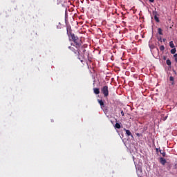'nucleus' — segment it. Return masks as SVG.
<instances>
[{"instance_id": "nucleus-1", "label": "nucleus", "mask_w": 177, "mask_h": 177, "mask_svg": "<svg viewBox=\"0 0 177 177\" xmlns=\"http://www.w3.org/2000/svg\"><path fill=\"white\" fill-rule=\"evenodd\" d=\"M71 37L74 42V44H71L72 46H75L76 49H80V48L82 46V40H81V39L75 36V35H71Z\"/></svg>"}, {"instance_id": "nucleus-2", "label": "nucleus", "mask_w": 177, "mask_h": 177, "mask_svg": "<svg viewBox=\"0 0 177 177\" xmlns=\"http://www.w3.org/2000/svg\"><path fill=\"white\" fill-rule=\"evenodd\" d=\"M101 93H102V95H104V97H107V96H109V86H104L101 88Z\"/></svg>"}, {"instance_id": "nucleus-3", "label": "nucleus", "mask_w": 177, "mask_h": 177, "mask_svg": "<svg viewBox=\"0 0 177 177\" xmlns=\"http://www.w3.org/2000/svg\"><path fill=\"white\" fill-rule=\"evenodd\" d=\"M68 49H70V50H71L72 52H74V53H75V55H77V53H78V55H80V53L81 52V50H80V48L75 49L74 47H73V46H68Z\"/></svg>"}, {"instance_id": "nucleus-4", "label": "nucleus", "mask_w": 177, "mask_h": 177, "mask_svg": "<svg viewBox=\"0 0 177 177\" xmlns=\"http://www.w3.org/2000/svg\"><path fill=\"white\" fill-rule=\"evenodd\" d=\"M66 31H67V35H68V37H71V35H74V33H73V30H71V26H68L66 28Z\"/></svg>"}, {"instance_id": "nucleus-5", "label": "nucleus", "mask_w": 177, "mask_h": 177, "mask_svg": "<svg viewBox=\"0 0 177 177\" xmlns=\"http://www.w3.org/2000/svg\"><path fill=\"white\" fill-rule=\"evenodd\" d=\"M97 102H98L100 106H101V109H103V107H104V102H103V100H97Z\"/></svg>"}, {"instance_id": "nucleus-6", "label": "nucleus", "mask_w": 177, "mask_h": 177, "mask_svg": "<svg viewBox=\"0 0 177 177\" xmlns=\"http://www.w3.org/2000/svg\"><path fill=\"white\" fill-rule=\"evenodd\" d=\"M160 160L162 165H165V164H167V160L164 159V158H160Z\"/></svg>"}, {"instance_id": "nucleus-7", "label": "nucleus", "mask_w": 177, "mask_h": 177, "mask_svg": "<svg viewBox=\"0 0 177 177\" xmlns=\"http://www.w3.org/2000/svg\"><path fill=\"white\" fill-rule=\"evenodd\" d=\"M93 92H94L95 95H99V93H100V90L97 88H94Z\"/></svg>"}, {"instance_id": "nucleus-8", "label": "nucleus", "mask_w": 177, "mask_h": 177, "mask_svg": "<svg viewBox=\"0 0 177 177\" xmlns=\"http://www.w3.org/2000/svg\"><path fill=\"white\" fill-rule=\"evenodd\" d=\"M124 131H126V135H127V136H132V133H131V131L127 129H124Z\"/></svg>"}, {"instance_id": "nucleus-9", "label": "nucleus", "mask_w": 177, "mask_h": 177, "mask_svg": "<svg viewBox=\"0 0 177 177\" xmlns=\"http://www.w3.org/2000/svg\"><path fill=\"white\" fill-rule=\"evenodd\" d=\"M115 128L116 129H120L121 128V124H120V123H116V124H115Z\"/></svg>"}, {"instance_id": "nucleus-10", "label": "nucleus", "mask_w": 177, "mask_h": 177, "mask_svg": "<svg viewBox=\"0 0 177 177\" xmlns=\"http://www.w3.org/2000/svg\"><path fill=\"white\" fill-rule=\"evenodd\" d=\"M158 32L159 34V35H162V29H161V28H158Z\"/></svg>"}, {"instance_id": "nucleus-11", "label": "nucleus", "mask_w": 177, "mask_h": 177, "mask_svg": "<svg viewBox=\"0 0 177 177\" xmlns=\"http://www.w3.org/2000/svg\"><path fill=\"white\" fill-rule=\"evenodd\" d=\"M171 55H175V53H176V48H173V49H171Z\"/></svg>"}, {"instance_id": "nucleus-12", "label": "nucleus", "mask_w": 177, "mask_h": 177, "mask_svg": "<svg viewBox=\"0 0 177 177\" xmlns=\"http://www.w3.org/2000/svg\"><path fill=\"white\" fill-rule=\"evenodd\" d=\"M153 17L156 23H160V19L158 18V17L155 15Z\"/></svg>"}, {"instance_id": "nucleus-13", "label": "nucleus", "mask_w": 177, "mask_h": 177, "mask_svg": "<svg viewBox=\"0 0 177 177\" xmlns=\"http://www.w3.org/2000/svg\"><path fill=\"white\" fill-rule=\"evenodd\" d=\"M160 154H162V157H165V156L167 155V153H165V151H162V150H159Z\"/></svg>"}, {"instance_id": "nucleus-14", "label": "nucleus", "mask_w": 177, "mask_h": 177, "mask_svg": "<svg viewBox=\"0 0 177 177\" xmlns=\"http://www.w3.org/2000/svg\"><path fill=\"white\" fill-rule=\"evenodd\" d=\"M166 64H167V66H171L172 64V62H171V60L167 59Z\"/></svg>"}, {"instance_id": "nucleus-15", "label": "nucleus", "mask_w": 177, "mask_h": 177, "mask_svg": "<svg viewBox=\"0 0 177 177\" xmlns=\"http://www.w3.org/2000/svg\"><path fill=\"white\" fill-rule=\"evenodd\" d=\"M169 46L170 48H175V45L174 44V41H170L169 42Z\"/></svg>"}, {"instance_id": "nucleus-16", "label": "nucleus", "mask_w": 177, "mask_h": 177, "mask_svg": "<svg viewBox=\"0 0 177 177\" xmlns=\"http://www.w3.org/2000/svg\"><path fill=\"white\" fill-rule=\"evenodd\" d=\"M165 50V47L164 46H160V50H161L162 52L164 51Z\"/></svg>"}, {"instance_id": "nucleus-17", "label": "nucleus", "mask_w": 177, "mask_h": 177, "mask_svg": "<svg viewBox=\"0 0 177 177\" xmlns=\"http://www.w3.org/2000/svg\"><path fill=\"white\" fill-rule=\"evenodd\" d=\"M174 59L176 63H177V54L174 55Z\"/></svg>"}, {"instance_id": "nucleus-18", "label": "nucleus", "mask_w": 177, "mask_h": 177, "mask_svg": "<svg viewBox=\"0 0 177 177\" xmlns=\"http://www.w3.org/2000/svg\"><path fill=\"white\" fill-rule=\"evenodd\" d=\"M158 14L157 13V11H153V17H155V16H158Z\"/></svg>"}, {"instance_id": "nucleus-19", "label": "nucleus", "mask_w": 177, "mask_h": 177, "mask_svg": "<svg viewBox=\"0 0 177 177\" xmlns=\"http://www.w3.org/2000/svg\"><path fill=\"white\" fill-rule=\"evenodd\" d=\"M169 80H170V81H174V77L171 76V77H169Z\"/></svg>"}, {"instance_id": "nucleus-20", "label": "nucleus", "mask_w": 177, "mask_h": 177, "mask_svg": "<svg viewBox=\"0 0 177 177\" xmlns=\"http://www.w3.org/2000/svg\"><path fill=\"white\" fill-rule=\"evenodd\" d=\"M121 115H122V117H124L125 115V114L124 113V111H121Z\"/></svg>"}, {"instance_id": "nucleus-21", "label": "nucleus", "mask_w": 177, "mask_h": 177, "mask_svg": "<svg viewBox=\"0 0 177 177\" xmlns=\"http://www.w3.org/2000/svg\"><path fill=\"white\" fill-rule=\"evenodd\" d=\"M149 2H151V3L154 2V0H149Z\"/></svg>"}, {"instance_id": "nucleus-22", "label": "nucleus", "mask_w": 177, "mask_h": 177, "mask_svg": "<svg viewBox=\"0 0 177 177\" xmlns=\"http://www.w3.org/2000/svg\"><path fill=\"white\" fill-rule=\"evenodd\" d=\"M159 41H160V42H162V40L161 39V38H160Z\"/></svg>"}, {"instance_id": "nucleus-23", "label": "nucleus", "mask_w": 177, "mask_h": 177, "mask_svg": "<svg viewBox=\"0 0 177 177\" xmlns=\"http://www.w3.org/2000/svg\"><path fill=\"white\" fill-rule=\"evenodd\" d=\"M167 120V117H165V118H164V121H165Z\"/></svg>"}, {"instance_id": "nucleus-24", "label": "nucleus", "mask_w": 177, "mask_h": 177, "mask_svg": "<svg viewBox=\"0 0 177 177\" xmlns=\"http://www.w3.org/2000/svg\"><path fill=\"white\" fill-rule=\"evenodd\" d=\"M163 42H165V39H163Z\"/></svg>"}, {"instance_id": "nucleus-25", "label": "nucleus", "mask_w": 177, "mask_h": 177, "mask_svg": "<svg viewBox=\"0 0 177 177\" xmlns=\"http://www.w3.org/2000/svg\"><path fill=\"white\" fill-rule=\"evenodd\" d=\"M163 59H164V60H165L167 58H166L165 57H164V58H163Z\"/></svg>"}, {"instance_id": "nucleus-26", "label": "nucleus", "mask_w": 177, "mask_h": 177, "mask_svg": "<svg viewBox=\"0 0 177 177\" xmlns=\"http://www.w3.org/2000/svg\"><path fill=\"white\" fill-rule=\"evenodd\" d=\"M86 50L84 49L83 52H86Z\"/></svg>"}, {"instance_id": "nucleus-27", "label": "nucleus", "mask_w": 177, "mask_h": 177, "mask_svg": "<svg viewBox=\"0 0 177 177\" xmlns=\"http://www.w3.org/2000/svg\"><path fill=\"white\" fill-rule=\"evenodd\" d=\"M156 151H158V149H156Z\"/></svg>"}]
</instances>
